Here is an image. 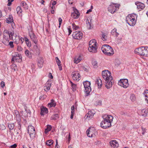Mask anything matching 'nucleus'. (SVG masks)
<instances>
[{
  "mask_svg": "<svg viewBox=\"0 0 148 148\" xmlns=\"http://www.w3.org/2000/svg\"><path fill=\"white\" fill-rule=\"evenodd\" d=\"M102 75L105 80L106 87L107 89L111 88L112 85V80L113 79L111 73L108 70H105L102 71Z\"/></svg>",
  "mask_w": 148,
  "mask_h": 148,
  "instance_id": "obj_1",
  "label": "nucleus"
},
{
  "mask_svg": "<svg viewBox=\"0 0 148 148\" xmlns=\"http://www.w3.org/2000/svg\"><path fill=\"white\" fill-rule=\"evenodd\" d=\"M103 120L101 123V126L102 128L106 129L111 126V123L113 117L110 115L105 114L102 116Z\"/></svg>",
  "mask_w": 148,
  "mask_h": 148,
  "instance_id": "obj_2",
  "label": "nucleus"
},
{
  "mask_svg": "<svg viewBox=\"0 0 148 148\" xmlns=\"http://www.w3.org/2000/svg\"><path fill=\"white\" fill-rule=\"evenodd\" d=\"M101 49L103 53L108 56H112L114 53V51L112 48L107 45H103L102 46Z\"/></svg>",
  "mask_w": 148,
  "mask_h": 148,
  "instance_id": "obj_3",
  "label": "nucleus"
},
{
  "mask_svg": "<svg viewBox=\"0 0 148 148\" xmlns=\"http://www.w3.org/2000/svg\"><path fill=\"white\" fill-rule=\"evenodd\" d=\"M135 15L133 14L128 15L126 17V21L130 26H134L136 23V20L135 19Z\"/></svg>",
  "mask_w": 148,
  "mask_h": 148,
  "instance_id": "obj_4",
  "label": "nucleus"
},
{
  "mask_svg": "<svg viewBox=\"0 0 148 148\" xmlns=\"http://www.w3.org/2000/svg\"><path fill=\"white\" fill-rule=\"evenodd\" d=\"M10 36H9L8 30L7 29L4 30L3 32V38L2 40L3 43L5 45H8L10 39Z\"/></svg>",
  "mask_w": 148,
  "mask_h": 148,
  "instance_id": "obj_5",
  "label": "nucleus"
},
{
  "mask_svg": "<svg viewBox=\"0 0 148 148\" xmlns=\"http://www.w3.org/2000/svg\"><path fill=\"white\" fill-rule=\"evenodd\" d=\"M86 133L87 136L90 137H95L97 134L96 131L93 127L89 128L87 130Z\"/></svg>",
  "mask_w": 148,
  "mask_h": 148,
  "instance_id": "obj_6",
  "label": "nucleus"
},
{
  "mask_svg": "<svg viewBox=\"0 0 148 148\" xmlns=\"http://www.w3.org/2000/svg\"><path fill=\"white\" fill-rule=\"evenodd\" d=\"M83 84L85 88L84 92H86V94L88 95L90 94L91 91V88L90 86V82L86 81L83 83Z\"/></svg>",
  "mask_w": 148,
  "mask_h": 148,
  "instance_id": "obj_7",
  "label": "nucleus"
},
{
  "mask_svg": "<svg viewBox=\"0 0 148 148\" xmlns=\"http://www.w3.org/2000/svg\"><path fill=\"white\" fill-rule=\"evenodd\" d=\"M118 84L125 88H127L129 86L128 80L127 79H121L118 82Z\"/></svg>",
  "mask_w": 148,
  "mask_h": 148,
  "instance_id": "obj_8",
  "label": "nucleus"
},
{
  "mask_svg": "<svg viewBox=\"0 0 148 148\" xmlns=\"http://www.w3.org/2000/svg\"><path fill=\"white\" fill-rule=\"evenodd\" d=\"M28 132L31 138H34L35 135V130L34 127L30 125L28 127Z\"/></svg>",
  "mask_w": 148,
  "mask_h": 148,
  "instance_id": "obj_9",
  "label": "nucleus"
},
{
  "mask_svg": "<svg viewBox=\"0 0 148 148\" xmlns=\"http://www.w3.org/2000/svg\"><path fill=\"white\" fill-rule=\"evenodd\" d=\"M14 61L17 62H20L22 61V57L18 54H16L13 56L11 60V62L13 63Z\"/></svg>",
  "mask_w": 148,
  "mask_h": 148,
  "instance_id": "obj_10",
  "label": "nucleus"
},
{
  "mask_svg": "<svg viewBox=\"0 0 148 148\" xmlns=\"http://www.w3.org/2000/svg\"><path fill=\"white\" fill-rule=\"evenodd\" d=\"M82 34L80 31L75 32L73 33L72 36L73 38L76 39H80L82 37Z\"/></svg>",
  "mask_w": 148,
  "mask_h": 148,
  "instance_id": "obj_11",
  "label": "nucleus"
},
{
  "mask_svg": "<svg viewBox=\"0 0 148 148\" xmlns=\"http://www.w3.org/2000/svg\"><path fill=\"white\" fill-rule=\"evenodd\" d=\"M145 47H141L140 48L136 49L134 50L135 53L139 55L143 56Z\"/></svg>",
  "mask_w": 148,
  "mask_h": 148,
  "instance_id": "obj_12",
  "label": "nucleus"
},
{
  "mask_svg": "<svg viewBox=\"0 0 148 148\" xmlns=\"http://www.w3.org/2000/svg\"><path fill=\"white\" fill-rule=\"evenodd\" d=\"M73 10V12L71 13V16L74 18H77L80 15V13L76 8H74Z\"/></svg>",
  "mask_w": 148,
  "mask_h": 148,
  "instance_id": "obj_13",
  "label": "nucleus"
},
{
  "mask_svg": "<svg viewBox=\"0 0 148 148\" xmlns=\"http://www.w3.org/2000/svg\"><path fill=\"white\" fill-rule=\"evenodd\" d=\"M73 79L75 80H79L80 79V75L77 72H73L72 73Z\"/></svg>",
  "mask_w": 148,
  "mask_h": 148,
  "instance_id": "obj_14",
  "label": "nucleus"
},
{
  "mask_svg": "<svg viewBox=\"0 0 148 148\" xmlns=\"http://www.w3.org/2000/svg\"><path fill=\"white\" fill-rule=\"evenodd\" d=\"M135 4L137 5V8L139 10V11L143 10L145 7L144 4L141 2H136Z\"/></svg>",
  "mask_w": 148,
  "mask_h": 148,
  "instance_id": "obj_15",
  "label": "nucleus"
},
{
  "mask_svg": "<svg viewBox=\"0 0 148 148\" xmlns=\"http://www.w3.org/2000/svg\"><path fill=\"white\" fill-rule=\"evenodd\" d=\"M95 113L92 112L91 111H90L86 114L84 118L86 119L89 120L90 119L92 118Z\"/></svg>",
  "mask_w": 148,
  "mask_h": 148,
  "instance_id": "obj_16",
  "label": "nucleus"
},
{
  "mask_svg": "<svg viewBox=\"0 0 148 148\" xmlns=\"http://www.w3.org/2000/svg\"><path fill=\"white\" fill-rule=\"evenodd\" d=\"M44 62V60L42 57H40L38 58V59L37 64L39 68H41L43 66Z\"/></svg>",
  "mask_w": 148,
  "mask_h": 148,
  "instance_id": "obj_17",
  "label": "nucleus"
},
{
  "mask_svg": "<svg viewBox=\"0 0 148 148\" xmlns=\"http://www.w3.org/2000/svg\"><path fill=\"white\" fill-rule=\"evenodd\" d=\"M33 51L36 55H39L40 53V47L36 45H34L33 47Z\"/></svg>",
  "mask_w": 148,
  "mask_h": 148,
  "instance_id": "obj_18",
  "label": "nucleus"
},
{
  "mask_svg": "<svg viewBox=\"0 0 148 148\" xmlns=\"http://www.w3.org/2000/svg\"><path fill=\"white\" fill-rule=\"evenodd\" d=\"M91 20L92 19L90 18H88L86 21L87 27L88 29H91L92 27Z\"/></svg>",
  "mask_w": 148,
  "mask_h": 148,
  "instance_id": "obj_19",
  "label": "nucleus"
},
{
  "mask_svg": "<svg viewBox=\"0 0 148 148\" xmlns=\"http://www.w3.org/2000/svg\"><path fill=\"white\" fill-rule=\"evenodd\" d=\"M29 35L32 40L34 42L35 44H36L37 43V38L35 35L33 33H30L29 34Z\"/></svg>",
  "mask_w": 148,
  "mask_h": 148,
  "instance_id": "obj_20",
  "label": "nucleus"
},
{
  "mask_svg": "<svg viewBox=\"0 0 148 148\" xmlns=\"http://www.w3.org/2000/svg\"><path fill=\"white\" fill-rule=\"evenodd\" d=\"M97 46H89L88 50L90 52L95 53L97 52Z\"/></svg>",
  "mask_w": 148,
  "mask_h": 148,
  "instance_id": "obj_21",
  "label": "nucleus"
},
{
  "mask_svg": "<svg viewBox=\"0 0 148 148\" xmlns=\"http://www.w3.org/2000/svg\"><path fill=\"white\" fill-rule=\"evenodd\" d=\"M110 143L112 147H117L119 146V144L116 140H111Z\"/></svg>",
  "mask_w": 148,
  "mask_h": 148,
  "instance_id": "obj_22",
  "label": "nucleus"
},
{
  "mask_svg": "<svg viewBox=\"0 0 148 148\" xmlns=\"http://www.w3.org/2000/svg\"><path fill=\"white\" fill-rule=\"evenodd\" d=\"M115 5V3H112L108 7V10L112 14H113L115 12H114V10H112L113 8L114 7Z\"/></svg>",
  "mask_w": 148,
  "mask_h": 148,
  "instance_id": "obj_23",
  "label": "nucleus"
},
{
  "mask_svg": "<svg viewBox=\"0 0 148 148\" xmlns=\"http://www.w3.org/2000/svg\"><path fill=\"white\" fill-rule=\"evenodd\" d=\"M89 46L92 47V46H97V43L96 40L92 39L90 41L89 44Z\"/></svg>",
  "mask_w": 148,
  "mask_h": 148,
  "instance_id": "obj_24",
  "label": "nucleus"
},
{
  "mask_svg": "<svg viewBox=\"0 0 148 148\" xmlns=\"http://www.w3.org/2000/svg\"><path fill=\"white\" fill-rule=\"evenodd\" d=\"M111 34L112 35L116 37H118L119 35V34L116 32V28H114L112 30Z\"/></svg>",
  "mask_w": 148,
  "mask_h": 148,
  "instance_id": "obj_25",
  "label": "nucleus"
},
{
  "mask_svg": "<svg viewBox=\"0 0 148 148\" xmlns=\"http://www.w3.org/2000/svg\"><path fill=\"white\" fill-rule=\"evenodd\" d=\"M56 104L54 100L52 99L51 100V102L48 103V105L49 107L51 108L52 107H55L56 106Z\"/></svg>",
  "mask_w": 148,
  "mask_h": 148,
  "instance_id": "obj_26",
  "label": "nucleus"
},
{
  "mask_svg": "<svg viewBox=\"0 0 148 148\" xmlns=\"http://www.w3.org/2000/svg\"><path fill=\"white\" fill-rule=\"evenodd\" d=\"M25 53L26 56L30 58H32V54L29 52V50L26 49L25 51Z\"/></svg>",
  "mask_w": 148,
  "mask_h": 148,
  "instance_id": "obj_27",
  "label": "nucleus"
},
{
  "mask_svg": "<svg viewBox=\"0 0 148 148\" xmlns=\"http://www.w3.org/2000/svg\"><path fill=\"white\" fill-rule=\"evenodd\" d=\"M48 112V109L46 108L43 107L41 108L40 114L41 115L47 113Z\"/></svg>",
  "mask_w": 148,
  "mask_h": 148,
  "instance_id": "obj_28",
  "label": "nucleus"
},
{
  "mask_svg": "<svg viewBox=\"0 0 148 148\" xmlns=\"http://www.w3.org/2000/svg\"><path fill=\"white\" fill-rule=\"evenodd\" d=\"M6 22L8 23H12L13 22V18L12 16L10 15L9 17L7 18H6Z\"/></svg>",
  "mask_w": 148,
  "mask_h": 148,
  "instance_id": "obj_29",
  "label": "nucleus"
},
{
  "mask_svg": "<svg viewBox=\"0 0 148 148\" xmlns=\"http://www.w3.org/2000/svg\"><path fill=\"white\" fill-rule=\"evenodd\" d=\"M147 113L148 110L146 109H144L142 110L141 114L143 116L146 117L147 115Z\"/></svg>",
  "mask_w": 148,
  "mask_h": 148,
  "instance_id": "obj_30",
  "label": "nucleus"
},
{
  "mask_svg": "<svg viewBox=\"0 0 148 148\" xmlns=\"http://www.w3.org/2000/svg\"><path fill=\"white\" fill-rule=\"evenodd\" d=\"M143 94L145 98V100L148 103V90H146L143 92Z\"/></svg>",
  "mask_w": 148,
  "mask_h": 148,
  "instance_id": "obj_31",
  "label": "nucleus"
},
{
  "mask_svg": "<svg viewBox=\"0 0 148 148\" xmlns=\"http://www.w3.org/2000/svg\"><path fill=\"white\" fill-rule=\"evenodd\" d=\"M82 58L80 56L78 57H76L74 60V63L76 64H78L82 60Z\"/></svg>",
  "mask_w": 148,
  "mask_h": 148,
  "instance_id": "obj_32",
  "label": "nucleus"
},
{
  "mask_svg": "<svg viewBox=\"0 0 148 148\" xmlns=\"http://www.w3.org/2000/svg\"><path fill=\"white\" fill-rule=\"evenodd\" d=\"M59 117V115L58 114H55L52 116L50 118V119L51 120H56L58 119Z\"/></svg>",
  "mask_w": 148,
  "mask_h": 148,
  "instance_id": "obj_33",
  "label": "nucleus"
},
{
  "mask_svg": "<svg viewBox=\"0 0 148 148\" xmlns=\"http://www.w3.org/2000/svg\"><path fill=\"white\" fill-rule=\"evenodd\" d=\"M143 56L148 57V47H145Z\"/></svg>",
  "mask_w": 148,
  "mask_h": 148,
  "instance_id": "obj_34",
  "label": "nucleus"
},
{
  "mask_svg": "<svg viewBox=\"0 0 148 148\" xmlns=\"http://www.w3.org/2000/svg\"><path fill=\"white\" fill-rule=\"evenodd\" d=\"M95 83L97 84L98 86H99V87L100 86L101 87L102 85V82L100 79H97L96 80Z\"/></svg>",
  "mask_w": 148,
  "mask_h": 148,
  "instance_id": "obj_35",
  "label": "nucleus"
},
{
  "mask_svg": "<svg viewBox=\"0 0 148 148\" xmlns=\"http://www.w3.org/2000/svg\"><path fill=\"white\" fill-rule=\"evenodd\" d=\"M21 6H23V8L25 9H27L28 6L27 4L24 1L22 2L21 3Z\"/></svg>",
  "mask_w": 148,
  "mask_h": 148,
  "instance_id": "obj_36",
  "label": "nucleus"
},
{
  "mask_svg": "<svg viewBox=\"0 0 148 148\" xmlns=\"http://www.w3.org/2000/svg\"><path fill=\"white\" fill-rule=\"evenodd\" d=\"M16 10L17 13L19 15H20L22 13V10L20 6H18L16 9Z\"/></svg>",
  "mask_w": 148,
  "mask_h": 148,
  "instance_id": "obj_37",
  "label": "nucleus"
},
{
  "mask_svg": "<svg viewBox=\"0 0 148 148\" xmlns=\"http://www.w3.org/2000/svg\"><path fill=\"white\" fill-rule=\"evenodd\" d=\"M101 38L103 41H106L107 39V37L105 33H103L102 34Z\"/></svg>",
  "mask_w": 148,
  "mask_h": 148,
  "instance_id": "obj_38",
  "label": "nucleus"
},
{
  "mask_svg": "<svg viewBox=\"0 0 148 148\" xmlns=\"http://www.w3.org/2000/svg\"><path fill=\"white\" fill-rule=\"evenodd\" d=\"M53 141L51 140H50L46 142V144L48 146H50L53 144Z\"/></svg>",
  "mask_w": 148,
  "mask_h": 148,
  "instance_id": "obj_39",
  "label": "nucleus"
},
{
  "mask_svg": "<svg viewBox=\"0 0 148 148\" xmlns=\"http://www.w3.org/2000/svg\"><path fill=\"white\" fill-rule=\"evenodd\" d=\"M8 127L10 130H12L14 127V123L9 124L8 125Z\"/></svg>",
  "mask_w": 148,
  "mask_h": 148,
  "instance_id": "obj_40",
  "label": "nucleus"
},
{
  "mask_svg": "<svg viewBox=\"0 0 148 148\" xmlns=\"http://www.w3.org/2000/svg\"><path fill=\"white\" fill-rule=\"evenodd\" d=\"M17 114H16V119L17 121H21V118L18 112H17Z\"/></svg>",
  "mask_w": 148,
  "mask_h": 148,
  "instance_id": "obj_41",
  "label": "nucleus"
},
{
  "mask_svg": "<svg viewBox=\"0 0 148 148\" xmlns=\"http://www.w3.org/2000/svg\"><path fill=\"white\" fill-rule=\"evenodd\" d=\"M71 86L73 90H76L77 88V86L76 84H73L72 82H71Z\"/></svg>",
  "mask_w": 148,
  "mask_h": 148,
  "instance_id": "obj_42",
  "label": "nucleus"
},
{
  "mask_svg": "<svg viewBox=\"0 0 148 148\" xmlns=\"http://www.w3.org/2000/svg\"><path fill=\"white\" fill-rule=\"evenodd\" d=\"M115 5L114 6V7L113 8V10H114V12H115L116 10V9L117 8H119V7L120 6V4H116V3H115Z\"/></svg>",
  "mask_w": 148,
  "mask_h": 148,
  "instance_id": "obj_43",
  "label": "nucleus"
},
{
  "mask_svg": "<svg viewBox=\"0 0 148 148\" xmlns=\"http://www.w3.org/2000/svg\"><path fill=\"white\" fill-rule=\"evenodd\" d=\"M72 28L73 29L76 30L78 29L79 27V26L76 25L75 24L73 23L72 24Z\"/></svg>",
  "mask_w": 148,
  "mask_h": 148,
  "instance_id": "obj_44",
  "label": "nucleus"
},
{
  "mask_svg": "<svg viewBox=\"0 0 148 148\" xmlns=\"http://www.w3.org/2000/svg\"><path fill=\"white\" fill-rule=\"evenodd\" d=\"M55 60L58 66L61 65V62L59 59V58L58 57H56L55 58Z\"/></svg>",
  "mask_w": 148,
  "mask_h": 148,
  "instance_id": "obj_45",
  "label": "nucleus"
},
{
  "mask_svg": "<svg viewBox=\"0 0 148 148\" xmlns=\"http://www.w3.org/2000/svg\"><path fill=\"white\" fill-rule=\"evenodd\" d=\"M130 99L133 101L135 100V97L134 94H131L130 97Z\"/></svg>",
  "mask_w": 148,
  "mask_h": 148,
  "instance_id": "obj_46",
  "label": "nucleus"
},
{
  "mask_svg": "<svg viewBox=\"0 0 148 148\" xmlns=\"http://www.w3.org/2000/svg\"><path fill=\"white\" fill-rule=\"evenodd\" d=\"M92 64L95 68H97V61H94L92 62Z\"/></svg>",
  "mask_w": 148,
  "mask_h": 148,
  "instance_id": "obj_47",
  "label": "nucleus"
},
{
  "mask_svg": "<svg viewBox=\"0 0 148 148\" xmlns=\"http://www.w3.org/2000/svg\"><path fill=\"white\" fill-rule=\"evenodd\" d=\"M7 45H9L11 48H13L14 47L13 42L10 41V42H9Z\"/></svg>",
  "mask_w": 148,
  "mask_h": 148,
  "instance_id": "obj_48",
  "label": "nucleus"
},
{
  "mask_svg": "<svg viewBox=\"0 0 148 148\" xmlns=\"http://www.w3.org/2000/svg\"><path fill=\"white\" fill-rule=\"evenodd\" d=\"M55 10L54 6H52L51 9V13L53 14L54 13V11Z\"/></svg>",
  "mask_w": 148,
  "mask_h": 148,
  "instance_id": "obj_49",
  "label": "nucleus"
},
{
  "mask_svg": "<svg viewBox=\"0 0 148 148\" xmlns=\"http://www.w3.org/2000/svg\"><path fill=\"white\" fill-rule=\"evenodd\" d=\"M119 114L122 115L123 116H126L127 115V112H125L123 111H121L119 112Z\"/></svg>",
  "mask_w": 148,
  "mask_h": 148,
  "instance_id": "obj_50",
  "label": "nucleus"
},
{
  "mask_svg": "<svg viewBox=\"0 0 148 148\" xmlns=\"http://www.w3.org/2000/svg\"><path fill=\"white\" fill-rule=\"evenodd\" d=\"M6 127L3 124L0 125V129L2 130L5 129Z\"/></svg>",
  "mask_w": 148,
  "mask_h": 148,
  "instance_id": "obj_51",
  "label": "nucleus"
},
{
  "mask_svg": "<svg viewBox=\"0 0 148 148\" xmlns=\"http://www.w3.org/2000/svg\"><path fill=\"white\" fill-rule=\"evenodd\" d=\"M26 42L27 47H30L31 46L32 44L31 42L29 40L27 41Z\"/></svg>",
  "mask_w": 148,
  "mask_h": 148,
  "instance_id": "obj_52",
  "label": "nucleus"
},
{
  "mask_svg": "<svg viewBox=\"0 0 148 148\" xmlns=\"http://www.w3.org/2000/svg\"><path fill=\"white\" fill-rule=\"evenodd\" d=\"M68 32H69L68 35H69L71 34V33L72 32V30H71V27L70 26H68Z\"/></svg>",
  "mask_w": 148,
  "mask_h": 148,
  "instance_id": "obj_53",
  "label": "nucleus"
},
{
  "mask_svg": "<svg viewBox=\"0 0 148 148\" xmlns=\"http://www.w3.org/2000/svg\"><path fill=\"white\" fill-rule=\"evenodd\" d=\"M51 86V84L49 83L48 82H47L45 84L46 86L49 87V88H50Z\"/></svg>",
  "mask_w": 148,
  "mask_h": 148,
  "instance_id": "obj_54",
  "label": "nucleus"
},
{
  "mask_svg": "<svg viewBox=\"0 0 148 148\" xmlns=\"http://www.w3.org/2000/svg\"><path fill=\"white\" fill-rule=\"evenodd\" d=\"M141 129L142 130V134L143 135H144L146 132L145 129L143 127H141Z\"/></svg>",
  "mask_w": 148,
  "mask_h": 148,
  "instance_id": "obj_55",
  "label": "nucleus"
},
{
  "mask_svg": "<svg viewBox=\"0 0 148 148\" xmlns=\"http://www.w3.org/2000/svg\"><path fill=\"white\" fill-rule=\"evenodd\" d=\"M51 125H48L47 126V128L46 129L48 131H50L51 129Z\"/></svg>",
  "mask_w": 148,
  "mask_h": 148,
  "instance_id": "obj_56",
  "label": "nucleus"
},
{
  "mask_svg": "<svg viewBox=\"0 0 148 148\" xmlns=\"http://www.w3.org/2000/svg\"><path fill=\"white\" fill-rule=\"evenodd\" d=\"M58 20L59 22V27H60V25L62 22V20L61 18H59Z\"/></svg>",
  "mask_w": 148,
  "mask_h": 148,
  "instance_id": "obj_57",
  "label": "nucleus"
},
{
  "mask_svg": "<svg viewBox=\"0 0 148 148\" xmlns=\"http://www.w3.org/2000/svg\"><path fill=\"white\" fill-rule=\"evenodd\" d=\"M0 85L1 87L2 88H3L5 85L4 82L3 81H1V82Z\"/></svg>",
  "mask_w": 148,
  "mask_h": 148,
  "instance_id": "obj_58",
  "label": "nucleus"
},
{
  "mask_svg": "<svg viewBox=\"0 0 148 148\" xmlns=\"http://www.w3.org/2000/svg\"><path fill=\"white\" fill-rule=\"evenodd\" d=\"M22 48L20 46H18L17 48V50L19 51H21L22 50Z\"/></svg>",
  "mask_w": 148,
  "mask_h": 148,
  "instance_id": "obj_59",
  "label": "nucleus"
},
{
  "mask_svg": "<svg viewBox=\"0 0 148 148\" xmlns=\"http://www.w3.org/2000/svg\"><path fill=\"white\" fill-rule=\"evenodd\" d=\"M45 88L44 89V90L46 92L48 91L50 89V88H49V87L45 86Z\"/></svg>",
  "mask_w": 148,
  "mask_h": 148,
  "instance_id": "obj_60",
  "label": "nucleus"
},
{
  "mask_svg": "<svg viewBox=\"0 0 148 148\" xmlns=\"http://www.w3.org/2000/svg\"><path fill=\"white\" fill-rule=\"evenodd\" d=\"M53 0L51 1V3H52V6H54L56 4V1H53Z\"/></svg>",
  "mask_w": 148,
  "mask_h": 148,
  "instance_id": "obj_61",
  "label": "nucleus"
},
{
  "mask_svg": "<svg viewBox=\"0 0 148 148\" xmlns=\"http://www.w3.org/2000/svg\"><path fill=\"white\" fill-rule=\"evenodd\" d=\"M17 146L16 144H15L10 146L11 148H15Z\"/></svg>",
  "mask_w": 148,
  "mask_h": 148,
  "instance_id": "obj_62",
  "label": "nucleus"
},
{
  "mask_svg": "<svg viewBox=\"0 0 148 148\" xmlns=\"http://www.w3.org/2000/svg\"><path fill=\"white\" fill-rule=\"evenodd\" d=\"M25 110L27 113L30 114V111L29 110L27 109V108H25Z\"/></svg>",
  "mask_w": 148,
  "mask_h": 148,
  "instance_id": "obj_63",
  "label": "nucleus"
},
{
  "mask_svg": "<svg viewBox=\"0 0 148 148\" xmlns=\"http://www.w3.org/2000/svg\"><path fill=\"white\" fill-rule=\"evenodd\" d=\"M58 140H56V145L55 146V148H58Z\"/></svg>",
  "mask_w": 148,
  "mask_h": 148,
  "instance_id": "obj_64",
  "label": "nucleus"
}]
</instances>
